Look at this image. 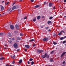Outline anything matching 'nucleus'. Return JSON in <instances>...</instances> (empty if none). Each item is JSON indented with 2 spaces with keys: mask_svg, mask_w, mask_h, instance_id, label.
Returning a JSON list of instances; mask_svg holds the SVG:
<instances>
[{
  "mask_svg": "<svg viewBox=\"0 0 66 66\" xmlns=\"http://www.w3.org/2000/svg\"><path fill=\"white\" fill-rule=\"evenodd\" d=\"M50 30H50V29H48V31L49 32H50Z\"/></svg>",
  "mask_w": 66,
  "mask_h": 66,
  "instance_id": "obj_52",
  "label": "nucleus"
},
{
  "mask_svg": "<svg viewBox=\"0 0 66 66\" xmlns=\"http://www.w3.org/2000/svg\"><path fill=\"white\" fill-rule=\"evenodd\" d=\"M50 65V66H52V65Z\"/></svg>",
  "mask_w": 66,
  "mask_h": 66,
  "instance_id": "obj_64",
  "label": "nucleus"
},
{
  "mask_svg": "<svg viewBox=\"0 0 66 66\" xmlns=\"http://www.w3.org/2000/svg\"><path fill=\"white\" fill-rule=\"evenodd\" d=\"M20 36H23V34H22L21 33L20 34Z\"/></svg>",
  "mask_w": 66,
  "mask_h": 66,
  "instance_id": "obj_31",
  "label": "nucleus"
},
{
  "mask_svg": "<svg viewBox=\"0 0 66 66\" xmlns=\"http://www.w3.org/2000/svg\"><path fill=\"white\" fill-rule=\"evenodd\" d=\"M15 4V3H13V5H14Z\"/></svg>",
  "mask_w": 66,
  "mask_h": 66,
  "instance_id": "obj_54",
  "label": "nucleus"
},
{
  "mask_svg": "<svg viewBox=\"0 0 66 66\" xmlns=\"http://www.w3.org/2000/svg\"><path fill=\"white\" fill-rule=\"evenodd\" d=\"M15 55H14L13 56V59H14L15 58Z\"/></svg>",
  "mask_w": 66,
  "mask_h": 66,
  "instance_id": "obj_38",
  "label": "nucleus"
},
{
  "mask_svg": "<svg viewBox=\"0 0 66 66\" xmlns=\"http://www.w3.org/2000/svg\"><path fill=\"white\" fill-rule=\"evenodd\" d=\"M40 27L41 28H43V27L42 26H41Z\"/></svg>",
  "mask_w": 66,
  "mask_h": 66,
  "instance_id": "obj_41",
  "label": "nucleus"
},
{
  "mask_svg": "<svg viewBox=\"0 0 66 66\" xmlns=\"http://www.w3.org/2000/svg\"><path fill=\"white\" fill-rule=\"evenodd\" d=\"M64 39V37H62L60 38V39L61 40H62Z\"/></svg>",
  "mask_w": 66,
  "mask_h": 66,
  "instance_id": "obj_26",
  "label": "nucleus"
},
{
  "mask_svg": "<svg viewBox=\"0 0 66 66\" xmlns=\"http://www.w3.org/2000/svg\"><path fill=\"white\" fill-rule=\"evenodd\" d=\"M7 35L9 37H11V33H9L7 34Z\"/></svg>",
  "mask_w": 66,
  "mask_h": 66,
  "instance_id": "obj_19",
  "label": "nucleus"
},
{
  "mask_svg": "<svg viewBox=\"0 0 66 66\" xmlns=\"http://www.w3.org/2000/svg\"><path fill=\"white\" fill-rule=\"evenodd\" d=\"M16 42H19V41H16Z\"/></svg>",
  "mask_w": 66,
  "mask_h": 66,
  "instance_id": "obj_59",
  "label": "nucleus"
},
{
  "mask_svg": "<svg viewBox=\"0 0 66 66\" xmlns=\"http://www.w3.org/2000/svg\"><path fill=\"white\" fill-rule=\"evenodd\" d=\"M4 49H7V48H6V47H4Z\"/></svg>",
  "mask_w": 66,
  "mask_h": 66,
  "instance_id": "obj_45",
  "label": "nucleus"
},
{
  "mask_svg": "<svg viewBox=\"0 0 66 66\" xmlns=\"http://www.w3.org/2000/svg\"><path fill=\"white\" fill-rule=\"evenodd\" d=\"M48 27H46L45 28V29H46V30H47L48 29Z\"/></svg>",
  "mask_w": 66,
  "mask_h": 66,
  "instance_id": "obj_30",
  "label": "nucleus"
},
{
  "mask_svg": "<svg viewBox=\"0 0 66 66\" xmlns=\"http://www.w3.org/2000/svg\"><path fill=\"white\" fill-rule=\"evenodd\" d=\"M40 6L39 5H37L35 6V8H38L39 7H40Z\"/></svg>",
  "mask_w": 66,
  "mask_h": 66,
  "instance_id": "obj_13",
  "label": "nucleus"
},
{
  "mask_svg": "<svg viewBox=\"0 0 66 66\" xmlns=\"http://www.w3.org/2000/svg\"><path fill=\"white\" fill-rule=\"evenodd\" d=\"M16 39H17V40H20V38L18 37H16Z\"/></svg>",
  "mask_w": 66,
  "mask_h": 66,
  "instance_id": "obj_23",
  "label": "nucleus"
},
{
  "mask_svg": "<svg viewBox=\"0 0 66 66\" xmlns=\"http://www.w3.org/2000/svg\"><path fill=\"white\" fill-rule=\"evenodd\" d=\"M53 44L54 45H56L57 44V43L54 41H53Z\"/></svg>",
  "mask_w": 66,
  "mask_h": 66,
  "instance_id": "obj_20",
  "label": "nucleus"
},
{
  "mask_svg": "<svg viewBox=\"0 0 66 66\" xmlns=\"http://www.w3.org/2000/svg\"><path fill=\"white\" fill-rule=\"evenodd\" d=\"M62 66H64V65H62Z\"/></svg>",
  "mask_w": 66,
  "mask_h": 66,
  "instance_id": "obj_63",
  "label": "nucleus"
},
{
  "mask_svg": "<svg viewBox=\"0 0 66 66\" xmlns=\"http://www.w3.org/2000/svg\"><path fill=\"white\" fill-rule=\"evenodd\" d=\"M12 12V11L11 10L10 12Z\"/></svg>",
  "mask_w": 66,
  "mask_h": 66,
  "instance_id": "obj_61",
  "label": "nucleus"
},
{
  "mask_svg": "<svg viewBox=\"0 0 66 66\" xmlns=\"http://www.w3.org/2000/svg\"><path fill=\"white\" fill-rule=\"evenodd\" d=\"M66 53V52H63L62 54V55H61V57H62V56L63 55H64Z\"/></svg>",
  "mask_w": 66,
  "mask_h": 66,
  "instance_id": "obj_11",
  "label": "nucleus"
},
{
  "mask_svg": "<svg viewBox=\"0 0 66 66\" xmlns=\"http://www.w3.org/2000/svg\"><path fill=\"white\" fill-rule=\"evenodd\" d=\"M9 66H12V65H11V64H10V65H9Z\"/></svg>",
  "mask_w": 66,
  "mask_h": 66,
  "instance_id": "obj_58",
  "label": "nucleus"
},
{
  "mask_svg": "<svg viewBox=\"0 0 66 66\" xmlns=\"http://www.w3.org/2000/svg\"><path fill=\"white\" fill-rule=\"evenodd\" d=\"M66 42V41L65 40H64L63 42V44L65 43Z\"/></svg>",
  "mask_w": 66,
  "mask_h": 66,
  "instance_id": "obj_32",
  "label": "nucleus"
},
{
  "mask_svg": "<svg viewBox=\"0 0 66 66\" xmlns=\"http://www.w3.org/2000/svg\"><path fill=\"white\" fill-rule=\"evenodd\" d=\"M48 40L47 37H45L43 39V40L44 42H46Z\"/></svg>",
  "mask_w": 66,
  "mask_h": 66,
  "instance_id": "obj_4",
  "label": "nucleus"
},
{
  "mask_svg": "<svg viewBox=\"0 0 66 66\" xmlns=\"http://www.w3.org/2000/svg\"><path fill=\"white\" fill-rule=\"evenodd\" d=\"M65 63V61H64V62H63V64H64Z\"/></svg>",
  "mask_w": 66,
  "mask_h": 66,
  "instance_id": "obj_48",
  "label": "nucleus"
},
{
  "mask_svg": "<svg viewBox=\"0 0 66 66\" xmlns=\"http://www.w3.org/2000/svg\"><path fill=\"white\" fill-rule=\"evenodd\" d=\"M64 18H66V16H64Z\"/></svg>",
  "mask_w": 66,
  "mask_h": 66,
  "instance_id": "obj_62",
  "label": "nucleus"
},
{
  "mask_svg": "<svg viewBox=\"0 0 66 66\" xmlns=\"http://www.w3.org/2000/svg\"><path fill=\"white\" fill-rule=\"evenodd\" d=\"M35 40V39H30V40L29 42H33Z\"/></svg>",
  "mask_w": 66,
  "mask_h": 66,
  "instance_id": "obj_12",
  "label": "nucleus"
},
{
  "mask_svg": "<svg viewBox=\"0 0 66 66\" xmlns=\"http://www.w3.org/2000/svg\"><path fill=\"white\" fill-rule=\"evenodd\" d=\"M62 32H63L64 33V31H61L58 34V35L59 36L60 35H61V33H62Z\"/></svg>",
  "mask_w": 66,
  "mask_h": 66,
  "instance_id": "obj_10",
  "label": "nucleus"
},
{
  "mask_svg": "<svg viewBox=\"0 0 66 66\" xmlns=\"http://www.w3.org/2000/svg\"><path fill=\"white\" fill-rule=\"evenodd\" d=\"M22 62V59H20V60L19 61V63H21Z\"/></svg>",
  "mask_w": 66,
  "mask_h": 66,
  "instance_id": "obj_25",
  "label": "nucleus"
},
{
  "mask_svg": "<svg viewBox=\"0 0 66 66\" xmlns=\"http://www.w3.org/2000/svg\"><path fill=\"white\" fill-rule=\"evenodd\" d=\"M11 58H13V56H12V55H11Z\"/></svg>",
  "mask_w": 66,
  "mask_h": 66,
  "instance_id": "obj_47",
  "label": "nucleus"
},
{
  "mask_svg": "<svg viewBox=\"0 0 66 66\" xmlns=\"http://www.w3.org/2000/svg\"><path fill=\"white\" fill-rule=\"evenodd\" d=\"M27 18L26 17H25L24 18V19H27Z\"/></svg>",
  "mask_w": 66,
  "mask_h": 66,
  "instance_id": "obj_40",
  "label": "nucleus"
},
{
  "mask_svg": "<svg viewBox=\"0 0 66 66\" xmlns=\"http://www.w3.org/2000/svg\"><path fill=\"white\" fill-rule=\"evenodd\" d=\"M54 51L53 50V51H52V52L51 53V54H52V53L54 52Z\"/></svg>",
  "mask_w": 66,
  "mask_h": 66,
  "instance_id": "obj_37",
  "label": "nucleus"
},
{
  "mask_svg": "<svg viewBox=\"0 0 66 66\" xmlns=\"http://www.w3.org/2000/svg\"><path fill=\"white\" fill-rule=\"evenodd\" d=\"M35 46H36L35 44H34V45L32 46L33 47H34Z\"/></svg>",
  "mask_w": 66,
  "mask_h": 66,
  "instance_id": "obj_34",
  "label": "nucleus"
},
{
  "mask_svg": "<svg viewBox=\"0 0 66 66\" xmlns=\"http://www.w3.org/2000/svg\"><path fill=\"white\" fill-rule=\"evenodd\" d=\"M55 9V7L54 6L53 7V9Z\"/></svg>",
  "mask_w": 66,
  "mask_h": 66,
  "instance_id": "obj_53",
  "label": "nucleus"
},
{
  "mask_svg": "<svg viewBox=\"0 0 66 66\" xmlns=\"http://www.w3.org/2000/svg\"><path fill=\"white\" fill-rule=\"evenodd\" d=\"M22 19H21V20Z\"/></svg>",
  "mask_w": 66,
  "mask_h": 66,
  "instance_id": "obj_60",
  "label": "nucleus"
},
{
  "mask_svg": "<svg viewBox=\"0 0 66 66\" xmlns=\"http://www.w3.org/2000/svg\"><path fill=\"white\" fill-rule=\"evenodd\" d=\"M16 6H14L12 8V10H14L15 9H16Z\"/></svg>",
  "mask_w": 66,
  "mask_h": 66,
  "instance_id": "obj_14",
  "label": "nucleus"
},
{
  "mask_svg": "<svg viewBox=\"0 0 66 66\" xmlns=\"http://www.w3.org/2000/svg\"><path fill=\"white\" fill-rule=\"evenodd\" d=\"M15 63V61H13L12 62V64H14Z\"/></svg>",
  "mask_w": 66,
  "mask_h": 66,
  "instance_id": "obj_35",
  "label": "nucleus"
},
{
  "mask_svg": "<svg viewBox=\"0 0 66 66\" xmlns=\"http://www.w3.org/2000/svg\"><path fill=\"white\" fill-rule=\"evenodd\" d=\"M47 53H45L44 55H42V57H43L44 59L47 57V58H48L49 57V55L48 54H47Z\"/></svg>",
  "mask_w": 66,
  "mask_h": 66,
  "instance_id": "obj_1",
  "label": "nucleus"
},
{
  "mask_svg": "<svg viewBox=\"0 0 66 66\" xmlns=\"http://www.w3.org/2000/svg\"><path fill=\"white\" fill-rule=\"evenodd\" d=\"M33 60V59H32V58H30V59L29 60V61H31Z\"/></svg>",
  "mask_w": 66,
  "mask_h": 66,
  "instance_id": "obj_28",
  "label": "nucleus"
},
{
  "mask_svg": "<svg viewBox=\"0 0 66 66\" xmlns=\"http://www.w3.org/2000/svg\"><path fill=\"white\" fill-rule=\"evenodd\" d=\"M30 62H29V61H28V62H27L28 64H29V63Z\"/></svg>",
  "mask_w": 66,
  "mask_h": 66,
  "instance_id": "obj_50",
  "label": "nucleus"
},
{
  "mask_svg": "<svg viewBox=\"0 0 66 66\" xmlns=\"http://www.w3.org/2000/svg\"><path fill=\"white\" fill-rule=\"evenodd\" d=\"M10 27L11 29L12 30H13L14 28V26L11 24L10 26Z\"/></svg>",
  "mask_w": 66,
  "mask_h": 66,
  "instance_id": "obj_7",
  "label": "nucleus"
},
{
  "mask_svg": "<svg viewBox=\"0 0 66 66\" xmlns=\"http://www.w3.org/2000/svg\"><path fill=\"white\" fill-rule=\"evenodd\" d=\"M4 59V57H1V58H0V60H3Z\"/></svg>",
  "mask_w": 66,
  "mask_h": 66,
  "instance_id": "obj_17",
  "label": "nucleus"
},
{
  "mask_svg": "<svg viewBox=\"0 0 66 66\" xmlns=\"http://www.w3.org/2000/svg\"><path fill=\"white\" fill-rule=\"evenodd\" d=\"M34 64V61H32L31 62V65H32Z\"/></svg>",
  "mask_w": 66,
  "mask_h": 66,
  "instance_id": "obj_29",
  "label": "nucleus"
},
{
  "mask_svg": "<svg viewBox=\"0 0 66 66\" xmlns=\"http://www.w3.org/2000/svg\"><path fill=\"white\" fill-rule=\"evenodd\" d=\"M30 1L31 2H34V0H30Z\"/></svg>",
  "mask_w": 66,
  "mask_h": 66,
  "instance_id": "obj_39",
  "label": "nucleus"
},
{
  "mask_svg": "<svg viewBox=\"0 0 66 66\" xmlns=\"http://www.w3.org/2000/svg\"><path fill=\"white\" fill-rule=\"evenodd\" d=\"M3 34V33H0V35H2Z\"/></svg>",
  "mask_w": 66,
  "mask_h": 66,
  "instance_id": "obj_36",
  "label": "nucleus"
},
{
  "mask_svg": "<svg viewBox=\"0 0 66 66\" xmlns=\"http://www.w3.org/2000/svg\"><path fill=\"white\" fill-rule=\"evenodd\" d=\"M8 42L10 44H12V41L11 40H8Z\"/></svg>",
  "mask_w": 66,
  "mask_h": 66,
  "instance_id": "obj_24",
  "label": "nucleus"
},
{
  "mask_svg": "<svg viewBox=\"0 0 66 66\" xmlns=\"http://www.w3.org/2000/svg\"><path fill=\"white\" fill-rule=\"evenodd\" d=\"M22 1V0H20V1L21 2V1Z\"/></svg>",
  "mask_w": 66,
  "mask_h": 66,
  "instance_id": "obj_55",
  "label": "nucleus"
},
{
  "mask_svg": "<svg viewBox=\"0 0 66 66\" xmlns=\"http://www.w3.org/2000/svg\"><path fill=\"white\" fill-rule=\"evenodd\" d=\"M37 53H40L44 52L43 50H37Z\"/></svg>",
  "mask_w": 66,
  "mask_h": 66,
  "instance_id": "obj_2",
  "label": "nucleus"
},
{
  "mask_svg": "<svg viewBox=\"0 0 66 66\" xmlns=\"http://www.w3.org/2000/svg\"><path fill=\"white\" fill-rule=\"evenodd\" d=\"M40 18V16H38L37 17V19L39 20Z\"/></svg>",
  "mask_w": 66,
  "mask_h": 66,
  "instance_id": "obj_15",
  "label": "nucleus"
},
{
  "mask_svg": "<svg viewBox=\"0 0 66 66\" xmlns=\"http://www.w3.org/2000/svg\"><path fill=\"white\" fill-rule=\"evenodd\" d=\"M53 18V17L52 16H50L49 18V19L50 20H51L52 19V18Z\"/></svg>",
  "mask_w": 66,
  "mask_h": 66,
  "instance_id": "obj_27",
  "label": "nucleus"
},
{
  "mask_svg": "<svg viewBox=\"0 0 66 66\" xmlns=\"http://www.w3.org/2000/svg\"><path fill=\"white\" fill-rule=\"evenodd\" d=\"M52 23V22L51 21H48V22H47V24H49L50 23Z\"/></svg>",
  "mask_w": 66,
  "mask_h": 66,
  "instance_id": "obj_16",
  "label": "nucleus"
},
{
  "mask_svg": "<svg viewBox=\"0 0 66 66\" xmlns=\"http://www.w3.org/2000/svg\"><path fill=\"white\" fill-rule=\"evenodd\" d=\"M25 47L27 49H29L30 47V46L28 45H25Z\"/></svg>",
  "mask_w": 66,
  "mask_h": 66,
  "instance_id": "obj_5",
  "label": "nucleus"
},
{
  "mask_svg": "<svg viewBox=\"0 0 66 66\" xmlns=\"http://www.w3.org/2000/svg\"><path fill=\"white\" fill-rule=\"evenodd\" d=\"M46 2H44V4H46Z\"/></svg>",
  "mask_w": 66,
  "mask_h": 66,
  "instance_id": "obj_56",
  "label": "nucleus"
},
{
  "mask_svg": "<svg viewBox=\"0 0 66 66\" xmlns=\"http://www.w3.org/2000/svg\"><path fill=\"white\" fill-rule=\"evenodd\" d=\"M9 2H6V3H5V4L6 5H7L8 4H9Z\"/></svg>",
  "mask_w": 66,
  "mask_h": 66,
  "instance_id": "obj_33",
  "label": "nucleus"
},
{
  "mask_svg": "<svg viewBox=\"0 0 66 66\" xmlns=\"http://www.w3.org/2000/svg\"><path fill=\"white\" fill-rule=\"evenodd\" d=\"M17 8H19V7L18 6L17 7Z\"/></svg>",
  "mask_w": 66,
  "mask_h": 66,
  "instance_id": "obj_57",
  "label": "nucleus"
},
{
  "mask_svg": "<svg viewBox=\"0 0 66 66\" xmlns=\"http://www.w3.org/2000/svg\"><path fill=\"white\" fill-rule=\"evenodd\" d=\"M53 59H52V58H51V59H50V62H53Z\"/></svg>",
  "mask_w": 66,
  "mask_h": 66,
  "instance_id": "obj_21",
  "label": "nucleus"
},
{
  "mask_svg": "<svg viewBox=\"0 0 66 66\" xmlns=\"http://www.w3.org/2000/svg\"><path fill=\"white\" fill-rule=\"evenodd\" d=\"M20 50V49H18L17 50V51H19Z\"/></svg>",
  "mask_w": 66,
  "mask_h": 66,
  "instance_id": "obj_49",
  "label": "nucleus"
},
{
  "mask_svg": "<svg viewBox=\"0 0 66 66\" xmlns=\"http://www.w3.org/2000/svg\"><path fill=\"white\" fill-rule=\"evenodd\" d=\"M53 5V4L52 3H49V6L50 7H52Z\"/></svg>",
  "mask_w": 66,
  "mask_h": 66,
  "instance_id": "obj_9",
  "label": "nucleus"
},
{
  "mask_svg": "<svg viewBox=\"0 0 66 66\" xmlns=\"http://www.w3.org/2000/svg\"><path fill=\"white\" fill-rule=\"evenodd\" d=\"M32 21L33 22H35V21H36V18H35L33 19L32 20Z\"/></svg>",
  "mask_w": 66,
  "mask_h": 66,
  "instance_id": "obj_22",
  "label": "nucleus"
},
{
  "mask_svg": "<svg viewBox=\"0 0 66 66\" xmlns=\"http://www.w3.org/2000/svg\"><path fill=\"white\" fill-rule=\"evenodd\" d=\"M15 27L16 28L17 30H19V26L17 24L15 25Z\"/></svg>",
  "mask_w": 66,
  "mask_h": 66,
  "instance_id": "obj_8",
  "label": "nucleus"
},
{
  "mask_svg": "<svg viewBox=\"0 0 66 66\" xmlns=\"http://www.w3.org/2000/svg\"><path fill=\"white\" fill-rule=\"evenodd\" d=\"M13 46L15 48H18L17 44L16 43H14L13 45Z\"/></svg>",
  "mask_w": 66,
  "mask_h": 66,
  "instance_id": "obj_3",
  "label": "nucleus"
},
{
  "mask_svg": "<svg viewBox=\"0 0 66 66\" xmlns=\"http://www.w3.org/2000/svg\"><path fill=\"white\" fill-rule=\"evenodd\" d=\"M6 66H9V64H7L6 65Z\"/></svg>",
  "mask_w": 66,
  "mask_h": 66,
  "instance_id": "obj_44",
  "label": "nucleus"
},
{
  "mask_svg": "<svg viewBox=\"0 0 66 66\" xmlns=\"http://www.w3.org/2000/svg\"><path fill=\"white\" fill-rule=\"evenodd\" d=\"M64 2L65 3L66 2V0H64Z\"/></svg>",
  "mask_w": 66,
  "mask_h": 66,
  "instance_id": "obj_43",
  "label": "nucleus"
},
{
  "mask_svg": "<svg viewBox=\"0 0 66 66\" xmlns=\"http://www.w3.org/2000/svg\"><path fill=\"white\" fill-rule=\"evenodd\" d=\"M14 32L15 33V34H17L18 33V32L16 30L15 31H14Z\"/></svg>",
  "mask_w": 66,
  "mask_h": 66,
  "instance_id": "obj_18",
  "label": "nucleus"
},
{
  "mask_svg": "<svg viewBox=\"0 0 66 66\" xmlns=\"http://www.w3.org/2000/svg\"><path fill=\"white\" fill-rule=\"evenodd\" d=\"M27 51V50L26 49H25V52H26Z\"/></svg>",
  "mask_w": 66,
  "mask_h": 66,
  "instance_id": "obj_51",
  "label": "nucleus"
},
{
  "mask_svg": "<svg viewBox=\"0 0 66 66\" xmlns=\"http://www.w3.org/2000/svg\"><path fill=\"white\" fill-rule=\"evenodd\" d=\"M0 6H1V11H3L4 10V7L3 6H2V5H0Z\"/></svg>",
  "mask_w": 66,
  "mask_h": 66,
  "instance_id": "obj_6",
  "label": "nucleus"
},
{
  "mask_svg": "<svg viewBox=\"0 0 66 66\" xmlns=\"http://www.w3.org/2000/svg\"><path fill=\"white\" fill-rule=\"evenodd\" d=\"M2 3H4V1H2Z\"/></svg>",
  "mask_w": 66,
  "mask_h": 66,
  "instance_id": "obj_46",
  "label": "nucleus"
},
{
  "mask_svg": "<svg viewBox=\"0 0 66 66\" xmlns=\"http://www.w3.org/2000/svg\"><path fill=\"white\" fill-rule=\"evenodd\" d=\"M64 39L66 38V36H65L63 37Z\"/></svg>",
  "mask_w": 66,
  "mask_h": 66,
  "instance_id": "obj_42",
  "label": "nucleus"
}]
</instances>
